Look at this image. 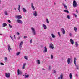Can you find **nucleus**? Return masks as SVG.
<instances>
[{"label": "nucleus", "mask_w": 79, "mask_h": 79, "mask_svg": "<svg viewBox=\"0 0 79 79\" xmlns=\"http://www.w3.org/2000/svg\"><path fill=\"white\" fill-rule=\"evenodd\" d=\"M65 1H66V0H65Z\"/></svg>", "instance_id": "nucleus-58"}, {"label": "nucleus", "mask_w": 79, "mask_h": 79, "mask_svg": "<svg viewBox=\"0 0 79 79\" xmlns=\"http://www.w3.org/2000/svg\"><path fill=\"white\" fill-rule=\"evenodd\" d=\"M31 29L32 30V33H33V35H35L36 34V33L35 32V31L34 30L33 28H31Z\"/></svg>", "instance_id": "nucleus-5"}, {"label": "nucleus", "mask_w": 79, "mask_h": 79, "mask_svg": "<svg viewBox=\"0 0 79 79\" xmlns=\"http://www.w3.org/2000/svg\"><path fill=\"white\" fill-rule=\"evenodd\" d=\"M4 59L6 61L7 60V58L6 57H4Z\"/></svg>", "instance_id": "nucleus-36"}, {"label": "nucleus", "mask_w": 79, "mask_h": 79, "mask_svg": "<svg viewBox=\"0 0 79 79\" xmlns=\"http://www.w3.org/2000/svg\"><path fill=\"white\" fill-rule=\"evenodd\" d=\"M26 64H23V66L22 67V69H25V66H26Z\"/></svg>", "instance_id": "nucleus-21"}, {"label": "nucleus", "mask_w": 79, "mask_h": 79, "mask_svg": "<svg viewBox=\"0 0 79 79\" xmlns=\"http://www.w3.org/2000/svg\"><path fill=\"white\" fill-rule=\"evenodd\" d=\"M51 35L52 37V38H55V36L54 34H51Z\"/></svg>", "instance_id": "nucleus-24"}, {"label": "nucleus", "mask_w": 79, "mask_h": 79, "mask_svg": "<svg viewBox=\"0 0 79 79\" xmlns=\"http://www.w3.org/2000/svg\"><path fill=\"white\" fill-rule=\"evenodd\" d=\"M42 26L44 29H47V26L45 24H43Z\"/></svg>", "instance_id": "nucleus-15"}, {"label": "nucleus", "mask_w": 79, "mask_h": 79, "mask_svg": "<svg viewBox=\"0 0 79 79\" xmlns=\"http://www.w3.org/2000/svg\"><path fill=\"white\" fill-rule=\"evenodd\" d=\"M17 22L19 24H23V21L19 19L17 20Z\"/></svg>", "instance_id": "nucleus-6"}, {"label": "nucleus", "mask_w": 79, "mask_h": 79, "mask_svg": "<svg viewBox=\"0 0 79 79\" xmlns=\"http://www.w3.org/2000/svg\"><path fill=\"white\" fill-rule=\"evenodd\" d=\"M49 69H51V67L50 66H49Z\"/></svg>", "instance_id": "nucleus-49"}, {"label": "nucleus", "mask_w": 79, "mask_h": 79, "mask_svg": "<svg viewBox=\"0 0 79 79\" xmlns=\"http://www.w3.org/2000/svg\"><path fill=\"white\" fill-rule=\"evenodd\" d=\"M0 65H2V66H3V65H4V64H3L2 62H1L0 63Z\"/></svg>", "instance_id": "nucleus-38"}, {"label": "nucleus", "mask_w": 79, "mask_h": 79, "mask_svg": "<svg viewBox=\"0 0 79 79\" xmlns=\"http://www.w3.org/2000/svg\"><path fill=\"white\" fill-rule=\"evenodd\" d=\"M23 42L21 41L19 45V48L20 49H21L22 46H23Z\"/></svg>", "instance_id": "nucleus-7"}, {"label": "nucleus", "mask_w": 79, "mask_h": 79, "mask_svg": "<svg viewBox=\"0 0 79 79\" xmlns=\"http://www.w3.org/2000/svg\"><path fill=\"white\" fill-rule=\"evenodd\" d=\"M14 39H16V36H15V35H14Z\"/></svg>", "instance_id": "nucleus-42"}, {"label": "nucleus", "mask_w": 79, "mask_h": 79, "mask_svg": "<svg viewBox=\"0 0 79 79\" xmlns=\"http://www.w3.org/2000/svg\"><path fill=\"white\" fill-rule=\"evenodd\" d=\"M62 5L63 6H64V8H65V10H67L68 9L67 8V6L65 5V4L64 3H63Z\"/></svg>", "instance_id": "nucleus-16"}, {"label": "nucleus", "mask_w": 79, "mask_h": 79, "mask_svg": "<svg viewBox=\"0 0 79 79\" xmlns=\"http://www.w3.org/2000/svg\"><path fill=\"white\" fill-rule=\"evenodd\" d=\"M44 53H46L47 52V48L46 46L44 47V49L43 51Z\"/></svg>", "instance_id": "nucleus-11"}, {"label": "nucleus", "mask_w": 79, "mask_h": 79, "mask_svg": "<svg viewBox=\"0 0 79 79\" xmlns=\"http://www.w3.org/2000/svg\"><path fill=\"white\" fill-rule=\"evenodd\" d=\"M70 42L71 43V44H72V45H73V44H74V41L73 40H70Z\"/></svg>", "instance_id": "nucleus-22"}, {"label": "nucleus", "mask_w": 79, "mask_h": 79, "mask_svg": "<svg viewBox=\"0 0 79 79\" xmlns=\"http://www.w3.org/2000/svg\"><path fill=\"white\" fill-rule=\"evenodd\" d=\"M1 0H0V4H1Z\"/></svg>", "instance_id": "nucleus-54"}, {"label": "nucleus", "mask_w": 79, "mask_h": 79, "mask_svg": "<svg viewBox=\"0 0 79 79\" xmlns=\"http://www.w3.org/2000/svg\"><path fill=\"white\" fill-rule=\"evenodd\" d=\"M11 38L12 40H13V38H12V37H11Z\"/></svg>", "instance_id": "nucleus-56"}, {"label": "nucleus", "mask_w": 79, "mask_h": 79, "mask_svg": "<svg viewBox=\"0 0 79 79\" xmlns=\"http://www.w3.org/2000/svg\"><path fill=\"white\" fill-rule=\"evenodd\" d=\"M69 35L70 36V37H71V36H72V34H71V33H70Z\"/></svg>", "instance_id": "nucleus-47"}, {"label": "nucleus", "mask_w": 79, "mask_h": 79, "mask_svg": "<svg viewBox=\"0 0 79 79\" xmlns=\"http://www.w3.org/2000/svg\"><path fill=\"white\" fill-rule=\"evenodd\" d=\"M67 18H68L69 19V16L67 15Z\"/></svg>", "instance_id": "nucleus-43"}, {"label": "nucleus", "mask_w": 79, "mask_h": 79, "mask_svg": "<svg viewBox=\"0 0 79 79\" xmlns=\"http://www.w3.org/2000/svg\"><path fill=\"white\" fill-rule=\"evenodd\" d=\"M24 58H25V60H28V56H24Z\"/></svg>", "instance_id": "nucleus-25"}, {"label": "nucleus", "mask_w": 79, "mask_h": 79, "mask_svg": "<svg viewBox=\"0 0 79 79\" xmlns=\"http://www.w3.org/2000/svg\"><path fill=\"white\" fill-rule=\"evenodd\" d=\"M16 34L17 35H19V32H17Z\"/></svg>", "instance_id": "nucleus-48"}, {"label": "nucleus", "mask_w": 79, "mask_h": 79, "mask_svg": "<svg viewBox=\"0 0 79 79\" xmlns=\"http://www.w3.org/2000/svg\"><path fill=\"white\" fill-rule=\"evenodd\" d=\"M31 7L33 10H35V8L34 7V6H33V3H31Z\"/></svg>", "instance_id": "nucleus-18"}, {"label": "nucleus", "mask_w": 79, "mask_h": 79, "mask_svg": "<svg viewBox=\"0 0 79 79\" xmlns=\"http://www.w3.org/2000/svg\"><path fill=\"white\" fill-rule=\"evenodd\" d=\"M22 74V72L19 70V69H18L17 70V74L19 75V74Z\"/></svg>", "instance_id": "nucleus-9"}, {"label": "nucleus", "mask_w": 79, "mask_h": 79, "mask_svg": "<svg viewBox=\"0 0 79 79\" xmlns=\"http://www.w3.org/2000/svg\"><path fill=\"white\" fill-rule=\"evenodd\" d=\"M32 40H31L30 41V44H32Z\"/></svg>", "instance_id": "nucleus-44"}, {"label": "nucleus", "mask_w": 79, "mask_h": 79, "mask_svg": "<svg viewBox=\"0 0 79 79\" xmlns=\"http://www.w3.org/2000/svg\"><path fill=\"white\" fill-rule=\"evenodd\" d=\"M17 19H21L22 18V16L21 15H18L15 17Z\"/></svg>", "instance_id": "nucleus-12"}, {"label": "nucleus", "mask_w": 79, "mask_h": 79, "mask_svg": "<svg viewBox=\"0 0 79 79\" xmlns=\"http://www.w3.org/2000/svg\"><path fill=\"white\" fill-rule=\"evenodd\" d=\"M46 22L48 24H49V21H48V19H46Z\"/></svg>", "instance_id": "nucleus-29"}, {"label": "nucleus", "mask_w": 79, "mask_h": 79, "mask_svg": "<svg viewBox=\"0 0 79 79\" xmlns=\"http://www.w3.org/2000/svg\"><path fill=\"white\" fill-rule=\"evenodd\" d=\"M70 61H71V59H69V62H70Z\"/></svg>", "instance_id": "nucleus-55"}, {"label": "nucleus", "mask_w": 79, "mask_h": 79, "mask_svg": "<svg viewBox=\"0 0 79 79\" xmlns=\"http://www.w3.org/2000/svg\"><path fill=\"white\" fill-rule=\"evenodd\" d=\"M76 12L77 13H78V11H77V9L76 10Z\"/></svg>", "instance_id": "nucleus-46"}, {"label": "nucleus", "mask_w": 79, "mask_h": 79, "mask_svg": "<svg viewBox=\"0 0 79 79\" xmlns=\"http://www.w3.org/2000/svg\"><path fill=\"white\" fill-rule=\"evenodd\" d=\"M37 12H36V11H34L33 13V16H34L35 17L36 16H37Z\"/></svg>", "instance_id": "nucleus-8"}, {"label": "nucleus", "mask_w": 79, "mask_h": 79, "mask_svg": "<svg viewBox=\"0 0 79 79\" xmlns=\"http://www.w3.org/2000/svg\"><path fill=\"white\" fill-rule=\"evenodd\" d=\"M5 76L7 78H9L10 77V73H5Z\"/></svg>", "instance_id": "nucleus-2"}, {"label": "nucleus", "mask_w": 79, "mask_h": 79, "mask_svg": "<svg viewBox=\"0 0 79 79\" xmlns=\"http://www.w3.org/2000/svg\"><path fill=\"white\" fill-rule=\"evenodd\" d=\"M24 76V75H23V76Z\"/></svg>", "instance_id": "nucleus-59"}, {"label": "nucleus", "mask_w": 79, "mask_h": 79, "mask_svg": "<svg viewBox=\"0 0 79 79\" xmlns=\"http://www.w3.org/2000/svg\"><path fill=\"white\" fill-rule=\"evenodd\" d=\"M63 11L65 13H69V11H68V10H64Z\"/></svg>", "instance_id": "nucleus-23"}, {"label": "nucleus", "mask_w": 79, "mask_h": 79, "mask_svg": "<svg viewBox=\"0 0 79 79\" xmlns=\"http://www.w3.org/2000/svg\"><path fill=\"white\" fill-rule=\"evenodd\" d=\"M51 58L52 59H52L53 58V55H51Z\"/></svg>", "instance_id": "nucleus-31"}, {"label": "nucleus", "mask_w": 79, "mask_h": 79, "mask_svg": "<svg viewBox=\"0 0 79 79\" xmlns=\"http://www.w3.org/2000/svg\"><path fill=\"white\" fill-rule=\"evenodd\" d=\"M22 10L23 11L24 13H26L27 11L26 9H25L24 8H23L22 9Z\"/></svg>", "instance_id": "nucleus-20"}, {"label": "nucleus", "mask_w": 79, "mask_h": 79, "mask_svg": "<svg viewBox=\"0 0 79 79\" xmlns=\"http://www.w3.org/2000/svg\"><path fill=\"white\" fill-rule=\"evenodd\" d=\"M69 77H70V79H72V74L71 73H70Z\"/></svg>", "instance_id": "nucleus-30"}, {"label": "nucleus", "mask_w": 79, "mask_h": 79, "mask_svg": "<svg viewBox=\"0 0 79 79\" xmlns=\"http://www.w3.org/2000/svg\"><path fill=\"white\" fill-rule=\"evenodd\" d=\"M20 53H21V52H18L16 53V55H17V56L19 55H20Z\"/></svg>", "instance_id": "nucleus-27"}, {"label": "nucleus", "mask_w": 79, "mask_h": 79, "mask_svg": "<svg viewBox=\"0 0 79 79\" xmlns=\"http://www.w3.org/2000/svg\"><path fill=\"white\" fill-rule=\"evenodd\" d=\"M4 13L5 15H8V12H7V11H5Z\"/></svg>", "instance_id": "nucleus-28"}, {"label": "nucleus", "mask_w": 79, "mask_h": 79, "mask_svg": "<svg viewBox=\"0 0 79 79\" xmlns=\"http://www.w3.org/2000/svg\"><path fill=\"white\" fill-rule=\"evenodd\" d=\"M8 21L10 23H11V21L10 20H8Z\"/></svg>", "instance_id": "nucleus-39"}, {"label": "nucleus", "mask_w": 79, "mask_h": 79, "mask_svg": "<svg viewBox=\"0 0 79 79\" xmlns=\"http://www.w3.org/2000/svg\"><path fill=\"white\" fill-rule=\"evenodd\" d=\"M49 47L50 48H51V49H53L54 48V46L53 45V44L52 43L49 44Z\"/></svg>", "instance_id": "nucleus-4"}, {"label": "nucleus", "mask_w": 79, "mask_h": 79, "mask_svg": "<svg viewBox=\"0 0 79 79\" xmlns=\"http://www.w3.org/2000/svg\"><path fill=\"white\" fill-rule=\"evenodd\" d=\"M18 10H19V12H20L21 11H20V8H18Z\"/></svg>", "instance_id": "nucleus-41"}, {"label": "nucleus", "mask_w": 79, "mask_h": 79, "mask_svg": "<svg viewBox=\"0 0 79 79\" xmlns=\"http://www.w3.org/2000/svg\"><path fill=\"white\" fill-rule=\"evenodd\" d=\"M42 70H43L44 71H45V69H44L43 68Z\"/></svg>", "instance_id": "nucleus-52"}, {"label": "nucleus", "mask_w": 79, "mask_h": 79, "mask_svg": "<svg viewBox=\"0 0 79 79\" xmlns=\"http://www.w3.org/2000/svg\"><path fill=\"white\" fill-rule=\"evenodd\" d=\"M24 39H26V38H27V36H24Z\"/></svg>", "instance_id": "nucleus-50"}, {"label": "nucleus", "mask_w": 79, "mask_h": 79, "mask_svg": "<svg viewBox=\"0 0 79 79\" xmlns=\"http://www.w3.org/2000/svg\"><path fill=\"white\" fill-rule=\"evenodd\" d=\"M36 63H37L38 64H40V60H37Z\"/></svg>", "instance_id": "nucleus-19"}, {"label": "nucleus", "mask_w": 79, "mask_h": 79, "mask_svg": "<svg viewBox=\"0 0 79 79\" xmlns=\"http://www.w3.org/2000/svg\"><path fill=\"white\" fill-rule=\"evenodd\" d=\"M0 35H1V34H0Z\"/></svg>", "instance_id": "nucleus-60"}, {"label": "nucleus", "mask_w": 79, "mask_h": 79, "mask_svg": "<svg viewBox=\"0 0 79 79\" xmlns=\"http://www.w3.org/2000/svg\"><path fill=\"white\" fill-rule=\"evenodd\" d=\"M8 48L9 52L10 53V50H12V49L11 47H10V46L9 45H8Z\"/></svg>", "instance_id": "nucleus-14"}, {"label": "nucleus", "mask_w": 79, "mask_h": 79, "mask_svg": "<svg viewBox=\"0 0 79 79\" xmlns=\"http://www.w3.org/2000/svg\"><path fill=\"white\" fill-rule=\"evenodd\" d=\"M29 75H26L25 76V78H28V77H29Z\"/></svg>", "instance_id": "nucleus-26"}, {"label": "nucleus", "mask_w": 79, "mask_h": 79, "mask_svg": "<svg viewBox=\"0 0 79 79\" xmlns=\"http://www.w3.org/2000/svg\"><path fill=\"white\" fill-rule=\"evenodd\" d=\"M61 30L62 33L63 34H65V30H64V28H62L61 29Z\"/></svg>", "instance_id": "nucleus-10"}, {"label": "nucleus", "mask_w": 79, "mask_h": 79, "mask_svg": "<svg viewBox=\"0 0 79 79\" xmlns=\"http://www.w3.org/2000/svg\"><path fill=\"white\" fill-rule=\"evenodd\" d=\"M76 76H77V74L76 75Z\"/></svg>", "instance_id": "nucleus-57"}, {"label": "nucleus", "mask_w": 79, "mask_h": 79, "mask_svg": "<svg viewBox=\"0 0 79 79\" xmlns=\"http://www.w3.org/2000/svg\"><path fill=\"white\" fill-rule=\"evenodd\" d=\"M58 34L59 37H61V34H60V33L59 32H58Z\"/></svg>", "instance_id": "nucleus-37"}, {"label": "nucleus", "mask_w": 79, "mask_h": 79, "mask_svg": "<svg viewBox=\"0 0 79 79\" xmlns=\"http://www.w3.org/2000/svg\"><path fill=\"white\" fill-rule=\"evenodd\" d=\"M75 45L77 47L78 46V44L77 43V42H75Z\"/></svg>", "instance_id": "nucleus-32"}, {"label": "nucleus", "mask_w": 79, "mask_h": 79, "mask_svg": "<svg viewBox=\"0 0 79 79\" xmlns=\"http://www.w3.org/2000/svg\"><path fill=\"white\" fill-rule=\"evenodd\" d=\"M76 57H75L74 58V64L75 65V66H76V67L77 68V69H78V70H79V67H78V66H77L76 65Z\"/></svg>", "instance_id": "nucleus-1"}, {"label": "nucleus", "mask_w": 79, "mask_h": 79, "mask_svg": "<svg viewBox=\"0 0 79 79\" xmlns=\"http://www.w3.org/2000/svg\"><path fill=\"white\" fill-rule=\"evenodd\" d=\"M74 30L75 31V32H77V28L76 27H75L74 28Z\"/></svg>", "instance_id": "nucleus-34"}, {"label": "nucleus", "mask_w": 79, "mask_h": 79, "mask_svg": "<svg viewBox=\"0 0 79 79\" xmlns=\"http://www.w3.org/2000/svg\"><path fill=\"white\" fill-rule=\"evenodd\" d=\"M73 15L75 16L76 18L77 17V15H76V14H74Z\"/></svg>", "instance_id": "nucleus-40"}, {"label": "nucleus", "mask_w": 79, "mask_h": 79, "mask_svg": "<svg viewBox=\"0 0 79 79\" xmlns=\"http://www.w3.org/2000/svg\"><path fill=\"white\" fill-rule=\"evenodd\" d=\"M73 6L74 8H76L77 7V3L75 0H74L73 3Z\"/></svg>", "instance_id": "nucleus-3"}, {"label": "nucleus", "mask_w": 79, "mask_h": 79, "mask_svg": "<svg viewBox=\"0 0 79 79\" xmlns=\"http://www.w3.org/2000/svg\"><path fill=\"white\" fill-rule=\"evenodd\" d=\"M70 40H72V39H70Z\"/></svg>", "instance_id": "nucleus-61"}, {"label": "nucleus", "mask_w": 79, "mask_h": 79, "mask_svg": "<svg viewBox=\"0 0 79 79\" xmlns=\"http://www.w3.org/2000/svg\"><path fill=\"white\" fill-rule=\"evenodd\" d=\"M63 75L61 74L60 77H58V79H63Z\"/></svg>", "instance_id": "nucleus-13"}, {"label": "nucleus", "mask_w": 79, "mask_h": 79, "mask_svg": "<svg viewBox=\"0 0 79 79\" xmlns=\"http://www.w3.org/2000/svg\"><path fill=\"white\" fill-rule=\"evenodd\" d=\"M18 6H19L18 8H20V5H18Z\"/></svg>", "instance_id": "nucleus-51"}, {"label": "nucleus", "mask_w": 79, "mask_h": 79, "mask_svg": "<svg viewBox=\"0 0 79 79\" xmlns=\"http://www.w3.org/2000/svg\"><path fill=\"white\" fill-rule=\"evenodd\" d=\"M7 26V24L5 23H4L2 24V27H5V26Z\"/></svg>", "instance_id": "nucleus-17"}, {"label": "nucleus", "mask_w": 79, "mask_h": 79, "mask_svg": "<svg viewBox=\"0 0 79 79\" xmlns=\"http://www.w3.org/2000/svg\"><path fill=\"white\" fill-rule=\"evenodd\" d=\"M53 73H56V71H55V70H53Z\"/></svg>", "instance_id": "nucleus-45"}, {"label": "nucleus", "mask_w": 79, "mask_h": 79, "mask_svg": "<svg viewBox=\"0 0 79 79\" xmlns=\"http://www.w3.org/2000/svg\"><path fill=\"white\" fill-rule=\"evenodd\" d=\"M67 63L68 64H69V58L68 59Z\"/></svg>", "instance_id": "nucleus-33"}, {"label": "nucleus", "mask_w": 79, "mask_h": 79, "mask_svg": "<svg viewBox=\"0 0 79 79\" xmlns=\"http://www.w3.org/2000/svg\"><path fill=\"white\" fill-rule=\"evenodd\" d=\"M14 10H16V8H14Z\"/></svg>", "instance_id": "nucleus-53"}, {"label": "nucleus", "mask_w": 79, "mask_h": 79, "mask_svg": "<svg viewBox=\"0 0 79 79\" xmlns=\"http://www.w3.org/2000/svg\"><path fill=\"white\" fill-rule=\"evenodd\" d=\"M9 26L10 27V28H13V27L10 24H9Z\"/></svg>", "instance_id": "nucleus-35"}]
</instances>
